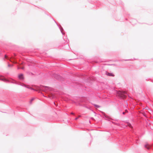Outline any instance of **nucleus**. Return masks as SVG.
<instances>
[{
  "mask_svg": "<svg viewBox=\"0 0 153 153\" xmlns=\"http://www.w3.org/2000/svg\"><path fill=\"white\" fill-rule=\"evenodd\" d=\"M124 94H126V92L125 91H119L117 93L118 95L122 99H125L126 97Z\"/></svg>",
  "mask_w": 153,
  "mask_h": 153,
  "instance_id": "nucleus-1",
  "label": "nucleus"
},
{
  "mask_svg": "<svg viewBox=\"0 0 153 153\" xmlns=\"http://www.w3.org/2000/svg\"><path fill=\"white\" fill-rule=\"evenodd\" d=\"M18 78L20 80H22L24 79V75L22 74H19L18 75Z\"/></svg>",
  "mask_w": 153,
  "mask_h": 153,
  "instance_id": "nucleus-2",
  "label": "nucleus"
},
{
  "mask_svg": "<svg viewBox=\"0 0 153 153\" xmlns=\"http://www.w3.org/2000/svg\"><path fill=\"white\" fill-rule=\"evenodd\" d=\"M106 74L107 75L109 76H114V75H113V74H111V73H106Z\"/></svg>",
  "mask_w": 153,
  "mask_h": 153,
  "instance_id": "nucleus-3",
  "label": "nucleus"
},
{
  "mask_svg": "<svg viewBox=\"0 0 153 153\" xmlns=\"http://www.w3.org/2000/svg\"><path fill=\"white\" fill-rule=\"evenodd\" d=\"M145 147L148 149H149V146L148 144L145 145Z\"/></svg>",
  "mask_w": 153,
  "mask_h": 153,
  "instance_id": "nucleus-4",
  "label": "nucleus"
},
{
  "mask_svg": "<svg viewBox=\"0 0 153 153\" xmlns=\"http://www.w3.org/2000/svg\"><path fill=\"white\" fill-rule=\"evenodd\" d=\"M95 107H96L97 108H99V107H100V106H99L98 105H95Z\"/></svg>",
  "mask_w": 153,
  "mask_h": 153,
  "instance_id": "nucleus-5",
  "label": "nucleus"
},
{
  "mask_svg": "<svg viewBox=\"0 0 153 153\" xmlns=\"http://www.w3.org/2000/svg\"><path fill=\"white\" fill-rule=\"evenodd\" d=\"M128 126L130 127H132L131 125L130 124H129L128 125Z\"/></svg>",
  "mask_w": 153,
  "mask_h": 153,
  "instance_id": "nucleus-6",
  "label": "nucleus"
},
{
  "mask_svg": "<svg viewBox=\"0 0 153 153\" xmlns=\"http://www.w3.org/2000/svg\"><path fill=\"white\" fill-rule=\"evenodd\" d=\"M5 58H7V56L6 55H5Z\"/></svg>",
  "mask_w": 153,
  "mask_h": 153,
  "instance_id": "nucleus-7",
  "label": "nucleus"
},
{
  "mask_svg": "<svg viewBox=\"0 0 153 153\" xmlns=\"http://www.w3.org/2000/svg\"><path fill=\"white\" fill-rule=\"evenodd\" d=\"M24 86H25V87H27V88H28L27 86H26V85L24 84Z\"/></svg>",
  "mask_w": 153,
  "mask_h": 153,
  "instance_id": "nucleus-8",
  "label": "nucleus"
},
{
  "mask_svg": "<svg viewBox=\"0 0 153 153\" xmlns=\"http://www.w3.org/2000/svg\"><path fill=\"white\" fill-rule=\"evenodd\" d=\"M24 86H25V87H27V88H28L27 86H26V85L24 84Z\"/></svg>",
  "mask_w": 153,
  "mask_h": 153,
  "instance_id": "nucleus-9",
  "label": "nucleus"
},
{
  "mask_svg": "<svg viewBox=\"0 0 153 153\" xmlns=\"http://www.w3.org/2000/svg\"><path fill=\"white\" fill-rule=\"evenodd\" d=\"M24 86H25V87H27V88H28L27 86H26V85L24 84Z\"/></svg>",
  "mask_w": 153,
  "mask_h": 153,
  "instance_id": "nucleus-10",
  "label": "nucleus"
},
{
  "mask_svg": "<svg viewBox=\"0 0 153 153\" xmlns=\"http://www.w3.org/2000/svg\"><path fill=\"white\" fill-rule=\"evenodd\" d=\"M21 68L22 69H23L24 68H23V67H22V68Z\"/></svg>",
  "mask_w": 153,
  "mask_h": 153,
  "instance_id": "nucleus-11",
  "label": "nucleus"
},
{
  "mask_svg": "<svg viewBox=\"0 0 153 153\" xmlns=\"http://www.w3.org/2000/svg\"><path fill=\"white\" fill-rule=\"evenodd\" d=\"M33 100V99H32L31 100V102Z\"/></svg>",
  "mask_w": 153,
  "mask_h": 153,
  "instance_id": "nucleus-12",
  "label": "nucleus"
},
{
  "mask_svg": "<svg viewBox=\"0 0 153 153\" xmlns=\"http://www.w3.org/2000/svg\"><path fill=\"white\" fill-rule=\"evenodd\" d=\"M125 111L126 112H127V110H126Z\"/></svg>",
  "mask_w": 153,
  "mask_h": 153,
  "instance_id": "nucleus-13",
  "label": "nucleus"
},
{
  "mask_svg": "<svg viewBox=\"0 0 153 153\" xmlns=\"http://www.w3.org/2000/svg\"><path fill=\"white\" fill-rule=\"evenodd\" d=\"M125 112H123V114H125Z\"/></svg>",
  "mask_w": 153,
  "mask_h": 153,
  "instance_id": "nucleus-14",
  "label": "nucleus"
},
{
  "mask_svg": "<svg viewBox=\"0 0 153 153\" xmlns=\"http://www.w3.org/2000/svg\"><path fill=\"white\" fill-rule=\"evenodd\" d=\"M78 119V118H76V119Z\"/></svg>",
  "mask_w": 153,
  "mask_h": 153,
  "instance_id": "nucleus-15",
  "label": "nucleus"
},
{
  "mask_svg": "<svg viewBox=\"0 0 153 153\" xmlns=\"http://www.w3.org/2000/svg\"><path fill=\"white\" fill-rule=\"evenodd\" d=\"M71 114H73V113H72Z\"/></svg>",
  "mask_w": 153,
  "mask_h": 153,
  "instance_id": "nucleus-16",
  "label": "nucleus"
},
{
  "mask_svg": "<svg viewBox=\"0 0 153 153\" xmlns=\"http://www.w3.org/2000/svg\"><path fill=\"white\" fill-rule=\"evenodd\" d=\"M54 104L55 105H56V104L55 103V102H54Z\"/></svg>",
  "mask_w": 153,
  "mask_h": 153,
  "instance_id": "nucleus-17",
  "label": "nucleus"
},
{
  "mask_svg": "<svg viewBox=\"0 0 153 153\" xmlns=\"http://www.w3.org/2000/svg\"><path fill=\"white\" fill-rule=\"evenodd\" d=\"M8 66H10V65H8Z\"/></svg>",
  "mask_w": 153,
  "mask_h": 153,
  "instance_id": "nucleus-18",
  "label": "nucleus"
},
{
  "mask_svg": "<svg viewBox=\"0 0 153 153\" xmlns=\"http://www.w3.org/2000/svg\"><path fill=\"white\" fill-rule=\"evenodd\" d=\"M8 66H10V65H8Z\"/></svg>",
  "mask_w": 153,
  "mask_h": 153,
  "instance_id": "nucleus-19",
  "label": "nucleus"
}]
</instances>
